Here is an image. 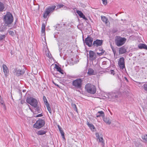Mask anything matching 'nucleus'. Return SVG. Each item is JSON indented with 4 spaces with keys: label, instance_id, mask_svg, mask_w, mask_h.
<instances>
[{
    "label": "nucleus",
    "instance_id": "f257e3e1",
    "mask_svg": "<svg viewBox=\"0 0 147 147\" xmlns=\"http://www.w3.org/2000/svg\"><path fill=\"white\" fill-rule=\"evenodd\" d=\"M3 21L6 26L9 27L13 21V17L10 13H7L3 17Z\"/></svg>",
    "mask_w": 147,
    "mask_h": 147
},
{
    "label": "nucleus",
    "instance_id": "f03ea898",
    "mask_svg": "<svg viewBox=\"0 0 147 147\" xmlns=\"http://www.w3.org/2000/svg\"><path fill=\"white\" fill-rule=\"evenodd\" d=\"M85 88L88 92L91 94H94L96 91L95 86L91 84L88 83L86 84Z\"/></svg>",
    "mask_w": 147,
    "mask_h": 147
},
{
    "label": "nucleus",
    "instance_id": "7ed1b4c3",
    "mask_svg": "<svg viewBox=\"0 0 147 147\" xmlns=\"http://www.w3.org/2000/svg\"><path fill=\"white\" fill-rule=\"evenodd\" d=\"M126 40L125 38H122L119 36H117L115 38V42L117 46L120 47L125 43Z\"/></svg>",
    "mask_w": 147,
    "mask_h": 147
},
{
    "label": "nucleus",
    "instance_id": "20e7f679",
    "mask_svg": "<svg viewBox=\"0 0 147 147\" xmlns=\"http://www.w3.org/2000/svg\"><path fill=\"white\" fill-rule=\"evenodd\" d=\"M82 79L78 78L73 81L72 85L75 88L80 89L82 88Z\"/></svg>",
    "mask_w": 147,
    "mask_h": 147
},
{
    "label": "nucleus",
    "instance_id": "39448f33",
    "mask_svg": "<svg viewBox=\"0 0 147 147\" xmlns=\"http://www.w3.org/2000/svg\"><path fill=\"white\" fill-rule=\"evenodd\" d=\"M26 101L34 107H36L37 106L38 102L37 100L32 97L27 98Z\"/></svg>",
    "mask_w": 147,
    "mask_h": 147
},
{
    "label": "nucleus",
    "instance_id": "423d86ee",
    "mask_svg": "<svg viewBox=\"0 0 147 147\" xmlns=\"http://www.w3.org/2000/svg\"><path fill=\"white\" fill-rule=\"evenodd\" d=\"M56 8L55 5L50 6L48 8L46 9L43 15V17L46 18L49 14L53 12Z\"/></svg>",
    "mask_w": 147,
    "mask_h": 147
},
{
    "label": "nucleus",
    "instance_id": "0eeeda50",
    "mask_svg": "<svg viewBox=\"0 0 147 147\" xmlns=\"http://www.w3.org/2000/svg\"><path fill=\"white\" fill-rule=\"evenodd\" d=\"M45 121L41 119H39L34 124V127L37 129H40L45 124Z\"/></svg>",
    "mask_w": 147,
    "mask_h": 147
},
{
    "label": "nucleus",
    "instance_id": "6e6552de",
    "mask_svg": "<svg viewBox=\"0 0 147 147\" xmlns=\"http://www.w3.org/2000/svg\"><path fill=\"white\" fill-rule=\"evenodd\" d=\"M93 41V38H92L88 36L85 38L84 42L86 45L89 47H91Z\"/></svg>",
    "mask_w": 147,
    "mask_h": 147
},
{
    "label": "nucleus",
    "instance_id": "1a4fd4ad",
    "mask_svg": "<svg viewBox=\"0 0 147 147\" xmlns=\"http://www.w3.org/2000/svg\"><path fill=\"white\" fill-rule=\"evenodd\" d=\"M24 73V70H22L19 69H18L17 68L15 69L13 71V74L17 76H19L21 75H23Z\"/></svg>",
    "mask_w": 147,
    "mask_h": 147
},
{
    "label": "nucleus",
    "instance_id": "9d476101",
    "mask_svg": "<svg viewBox=\"0 0 147 147\" xmlns=\"http://www.w3.org/2000/svg\"><path fill=\"white\" fill-rule=\"evenodd\" d=\"M89 60L91 61L94 60L96 58V53L92 51H89Z\"/></svg>",
    "mask_w": 147,
    "mask_h": 147
},
{
    "label": "nucleus",
    "instance_id": "9b49d317",
    "mask_svg": "<svg viewBox=\"0 0 147 147\" xmlns=\"http://www.w3.org/2000/svg\"><path fill=\"white\" fill-rule=\"evenodd\" d=\"M118 63L121 69H123L125 67L124 59L123 57H121L119 59Z\"/></svg>",
    "mask_w": 147,
    "mask_h": 147
},
{
    "label": "nucleus",
    "instance_id": "f8f14e48",
    "mask_svg": "<svg viewBox=\"0 0 147 147\" xmlns=\"http://www.w3.org/2000/svg\"><path fill=\"white\" fill-rule=\"evenodd\" d=\"M102 42L103 40L97 39L94 41L93 43V45L94 47H98V46H100L102 45Z\"/></svg>",
    "mask_w": 147,
    "mask_h": 147
},
{
    "label": "nucleus",
    "instance_id": "ddd939ff",
    "mask_svg": "<svg viewBox=\"0 0 147 147\" xmlns=\"http://www.w3.org/2000/svg\"><path fill=\"white\" fill-rule=\"evenodd\" d=\"M119 93L118 92L111 93L109 97L112 98H118Z\"/></svg>",
    "mask_w": 147,
    "mask_h": 147
},
{
    "label": "nucleus",
    "instance_id": "4468645a",
    "mask_svg": "<svg viewBox=\"0 0 147 147\" xmlns=\"http://www.w3.org/2000/svg\"><path fill=\"white\" fill-rule=\"evenodd\" d=\"M3 72L5 75L6 76L9 72V70L6 65L3 64L2 66Z\"/></svg>",
    "mask_w": 147,
    "mask_h": 147
},
{
    "label": "nucleus",
    "instance_id": "2eb2a0df",
    "mask_svg": "<svg viewBox=\"0 0 147 147\" xmlns=\"http://www.w3.org/2000/svg\"><path fill=\"white\" fill-rule=\"evenodd\" d=\"M76 13L79 16L80 18H83L86 20H87V18L85 17V15H84L83 13L81 11L79 10H77Z\"/></svg>",
    "mask_w": 147,
    "mask_h": 147
},
{
    "label": "nucleus",
    "instance_id": "dca6fc26",
    "mask_svg": "<svg viewBox=\"0 0 147 147\" xmlns=\"http://www.w3.org/2000/svg\"><path fill=\"white\" fill-rule=\"evenodd\" d=\"M101 17L102 20L106 24H109V21L108 18L104 16H101Z\"/></svg>",
    "mask_w": 147,
    "mask_h": 147
},
{
    "label": "nucleus",
    "instance_id": "f3484780",
    "mask_svg": "<svg viewBox=\"0 0 147 147\" xmlns=\"http://www.w3.org/2000/svg\"><path fill=\"white\" fill-rule=\"evenodd\" d=\"M126 52V50L125 48L122 47L119 48V53L120 54H122L125 53Z\"/></svg>",
    "mask_w": 147,
    "mask_h": 147
},
{
    "label": "nucleus",
    "instance_id": "a211bd4d",
    "mask_svg": "<svg viewBox=\"0 0 147 147\" xmlns=\"http://www.w3.org/2000/svg\"><path fill=\"white\" fill-rule=\"evenodd\" d=\"M87 74L89 75H94L96 74L93 69L91 68L88 69Z\"/></svg>",
    "mask_w": 147,
    "mask_h": 147
},
{
    "label": "nucleus",
    "instance_id": "6ab92c4d",
    "mask_svg": "<svg viewBox=\"0 0 147 147\" xmlns=\"http://www.w3.org/2000/svg\"><path fill=\"white\" fill-rule=\"evenodd\" d=\"M54 68L56 69L57 71L59 72L62 74H63V71L61 69V67H59L56 64H55V66L54 67Z\"/></svg>",
    "mask_w": 147,
    "mask_h": 147
},
{
    "label": "nucleus",
    "instance_id": "aec40b11",
    "mask_svg": "<svg viewBox=\"0 0 147 147\" xmlns=\"http://www.w3.org/2000/svg\"><path fill=\"white\" fill-rule=\"evenodd\" d=\"M105 114L104 112L102 111H99L96 114V117H98L101 116L104 117Z\"/></svg>",
    "mask_w": 147,
    "mask_h": 147
},
{
    "label": "nucleus",
    "instance_id": "412c9836",
    "mask_svg": "<svg viewBox=\"0 0 147 147\" xmlns=\"http://www.w3.org/2000/svg\"><path fill=\"white\" fill-rule=\"evenodd\" d=\"M138 47L140 49H144L147 50V45L145 44H141L138 45Z\"/></svg>",
    "mask_w": 147,
    "mask_h": 147
},
{
    "label": "nucleus",
    "instance_id": "4be33fe9",
    "mask_svg": "<svg viewBox=\"0 0 147 147\" xmlns=\"http://www.w3.org/2000/svg\"><path fill=\"white\" fill-rule=\"evenodd\" d=\"M45 24L43 23L42 24L41 27V32L42 33V35L43 36H44V35L45 34Z\"/></svg>",
    "mask_w": 147,
    "mask_h": 147
},
{
    "label": "nucleus",
    "instance_id": "5701e85b",
    "mask_svg": "<svg viewBox=\"0 0 147 147\" xmlns=\"http://www.w3.org/2000/svg\"><path fill=\"white\" fill-rule=\"evenodd\" d=\"M99 139V142H100L101 143V145L103 147L104 146L105 143L104 142L103 139V136L101 135V136L99 138H98Z\"/></svg>",
    "mask_w": 147,
    "mask_h": 147
},
{
    "label": "nucleus",
    "instance_id": "b1692460",
    "mask_svg": "<svg viewBox=\"0 0 147 147\" xmlns=\"http://www.w3.org/2000/svg\"><path fill=\"white\" fill-rule=\"evenodd\" d=\"M0 105H1L3 106V107L5 109H6V107L4 103V102L2 98L0 96Z\"/></svg>",
    "mask_w": 147,
    "mask_h": 147
},
{
    "label": "nucleus",
    "instance_id": "393cba45",
    "mask_svg": "<svg viewBox=\"0 0 147 147\" xmlns=\"http://www.w3.org/2000/svg\"><path fill=\"white\" fill-rule=\"evenodd\" d=\"M103 120L105 122L109 125L111 123V122L109 118H103Z\"/></svg>",
    "mask_w": 147,
    "mask_h": 147
},
{
    "label": "nucleus",
    "instance_id": "a878e982",
    "mask_svg": "<svg viewBox=\"0 0 147 147\" xmlns=\"http://www.w3.org/2000/svg\"><path fill=\"white\" fill-rule=\"evenodd\" d=\"M6 26L5 25V26H3L0 28V32H3L5 30H6L7 29Z\"/></svg>",
    "mask_w": 147,
    "mask_h": 147
},
{
    "label": "nucleus",
    "instance_id": "bb28decb",
    "mask_svg": "<svg viewBox=\"0 0 147 147\" xmlns=\"http://www.w3.org/2000/svg\"><path fill=\"white\" fill-rule=\"evenodd\" d=\"M87 124L88 125L90 128L91 129H94L95 127L94 125L92 123H90L88 121H87Z\"/></svg>",
    "mask_w": 147,
    "mask_h": 147
},
{
    "label": "nucleus",
    "instance_id": "cd10ccee",
    "mask_svg": "<svg viewBox=\"0 0 147 147\" xmlns=\"http://www.w3.org/2000/svg\"><path fill=\"white\" fill-rule=\"evenodd\" d=\"M46 132L43 130H40L38 131L37 132V134L38 135H43L45 134Z\"/></svg>",
    "mask_w": 147,
    "mask_h": 147
},
{
    "label": "nucleus",
    "instance_id": "c85d7f7f",
    "mask_svg": "<svg viewBox=\"0 0 147 147\" xmlns=\"http://www.w3.org/2000/svg\"><path fill=\"white\" fill-rule=\"evenodd\" d=\"M4 9V6L3 3L0 2V12L2 11Z\"/></svg>",
    "mask_w": 147,
    "mask_h": 147
},
{
    "label": "nucleus",
    "instance_id": "c756f323",
    "mask_svg": "<svg viewBox=\"0 0 147 147\" xmlns=\"http://www.w3.org/2000/svg\"><path fill=\"white\" fill-rule=\"evenodd\" d=\"M142 138L144 142H147V135H144L142 136Z\"/></svg>",
    "mask_w": 147,
    "mask_h": 147
},
{
    "label": "nucleus",
    "instance_id": "7c9ffc66",
    "mask_svg": "<svg viewBox=\"0 0 147 147\" xmlns=\"http://www.w3.org/2000/svg\"><path fill=\"white\" fill-rule=\"evenodd\" d=\"M43 99L44 101V102L45 105H47V104H49L48 101L47 99V98L45 96H43Z\"/></svg>",
    "mask_w": 147,
    "mask_h": 147
},
{
    "label": "nucleus",
    "instance_id": "2f4dec72",
    "mask_svg": "<svg viewBox=\"0 0 147 147\" xmlns=\"http://www.w3.org/2000/svg\"><path fill=\"white\" fill-rule=\"evenodd\" d=\"M71 105L72 107L74 108V110L77 112V109L76 105L72 103Z\"/></svg>",
    "mask_w": 147,
    "mask_h": 147
},
{
    "label": "nucleus",
    "instance_id": "473e14b6",
    "mask_svg": "<svg viewBox=\"0 0 147 147\" xmlns=\"http://www.w3.org/2000/svg\"><path fill=\"white\" fill-rule=\"evenodd\" d=\"M46 107H47V110L49 112L51 113V108L49 106V104H47V105H46Z\"/></svg>",
    "mask_w": 147,
    "mask_h": 147
},
{
    "label": "nucleus",
    "instance_id": "72a5a7b5",
    "mask_svg": "<svg viewBox=\"0 0 147 147\" xmlns=\"http://www.w3.org/2000/svg\"><path fill=\"white\" fill-rule=\"evenodd\" d=\"M36 108L35 110L37 111L38 113H40V111L41 109L39 107L36 106V107H35Z\"/></svg>",
    "mask_w": 147,
    "mask_h": 147
},
{
    "label": "nucleus",
    "instance_id": "f704fd0d",
    "mask_svg": "<svg viewBox=\"0 0 147 147\" xmlns=\"http://www.w3.org/2000/svg\"><path fill=\"white\" fill-rule=\"evenodd\" d=\"M6 36V35H0V40H1L4 39Z\"/></svg>",
    "mask_w": 147,
    "mask_h": 147
},
{
    "label": "nucleus",
    "instance_id": "c9c22d12",
    "mask_svg": "<svg viewBox=\"0 0 147 147\" xmlns=\"http://www.w3.org/2000/svg\"><path fill=\"white\" fill-rule=\"evenodd\" d=\"M142 87H143V88L145 91L147 92V84H144Z\"/></svg>",
    "mask_w": 147,
    "mask_h": 147
},
{
    "label": "nucleus",
    "instance_id": "e433bc0d",
    "mask_svg": "<svg viewBox=\"0 0 147 147\" xmlns=\"http://www.w3.org/2000/svg\"><path fill=\"white\" fill-rule=\"evenodd\" d=\"M9 34L12 36H13L14 35V33L13 31H9Z\"/></svg>",
    "mask_w": 147,
    "mask_h": 147
},
{
    "label": "nucleus",
    "instance_id": "4c0bfd02",
    "mask_svg": "<svg viewBox=\"0 0 147 147\" xmlns=\"http://www.w3.org/2000/svg\"><path fill=\"white\" fill-rule=\"evenodd\" d=\"M64 7V8L66 7H65V6H64V5H62V4L59 5L57 6V7H58V8H61L62 7Z\"/></svg>",
    "mask_w": 147,
    "mask_h": 147
},
{
    "label": "nucleus",
    "instance_id": "58836bf2",
    "mask_svg": "<svg viewBox=\"0 0 147 147\" xmlns=\"http://www.w3.org/2000/svg\"><path fill=\"white\" fill-rule=\"evenodd\" d=\"M104 53V51L102 49V50H101V52L100 53L97 52V54L99 55H101L103 53Z\"/></svg>",
    "mask_w": 147,
    "mask_h": 147
},
{
    "label": "nucleus",
    "instance_id": "ea45409f",
    "mask_svg": "<svg viewBox=\"0 0 147 147\" xmlns=\"http://www.w3.org/2000/svg\"><path fill=\"white\" fill-rule=\"evenodd\" d=\"M60 132L61 133V136H62V138H64V132L62 130V131H60Z\"/></svg>",
    "mask_w": 147,
    "mask_h": 147
},
{
    "label": "nucleus",
    "instance_id": "a19ab883",
    "mask_svg": "<svg viewBox=\"0 0 147 147\" xmlns=\"http://www.w3.org/2000/svg\"><path fill=\"white\" fill-rule=\"evenodd\" d=\"M103 3L105 5H106L107 4V0H102Z\"/></svg>",
    "mask_w": 147,
    "mask_h": 147
},
{
    "label": "nucleus",
    "instance_id": "79ce46f5",
    "mask_svg": "<svg viewBox=\"0 0 147 147\" xmlns=\"http://www.w3.org/2000/svg\"><path fill=\"white\" fill-rule=\"evenodd\" d=\"M111 49L113 52L114 54L115 55L116 53V50L114 49L113 47H111Z\"/></svg>",
    "mask_w": 147,
    "mask_h": 147
},
{
    "label": "nucleus",
    "instance_id": "37998d69",
    "mask_svg": "<svg viewBox=\"0 0 147 147\" xmlns=\"http://www.w3.org/2000/svg\"><path fill=\"white\" fill-rule=\"evenodd\" d=\"M96 136L97 139L99 138L101 136V135L99 136V134L98 133H96Z\"/></svg>",
    "mask_w": 147,
    "mask_h": 147
},
{
    "label": "nucleus",
    "instance_id": "c03bdc74",
    "mask_svg": "<svg viewBox=\"0 0 147 147\" xmlns=\"http://www.w3.org/2000/svg\"><path fill=\"white\" fill-rule=\"evenodd\" d=\"M42 116V114L41 113V114H38V115H36V117H41Z\"/></svg>",
    "mask_w": 147,
    "mask_h": 147
},
{
    "label": "nucleus",
    "instance_id": "a18cd8bd",
    "mask_svg": "<svg viewBox=\"0 0 147 147\" xmlns=\"http://www.w3.org/2000/svg\"><path fill=\"white\" fill-rule=\"evenodd\" d=\"M136 82L137 83V85L139 87L140 86V85H141V83L139 82Z\"/></svg>",
    "mask_w": 147,
    "mask_h": 147
},
{
    "label": "nucleus",
    "instance_id": "49530a36",
    "mask_svg": "<svg viewBox=\"0 0 147 147\" xmlns=\"http://www.w3.org/2000/svg\"><path fill=\"white\" fill-rule=\"evenodd\" d=\"M53 84L55 85L56 86H57V87H59V85H58V84H57L55 83L54 82H53Z\"/></svg>",
    "mask_w": 147,
    "mask_h": 147
},
{
    "label": "nucleus",
    "instance_id": "de8ad7c7",
    "mask_svg": "<svg viewBox=\"0 0 147 147\" xmlns=\"http://www.w3.org/2000/svg\"><path fill=\"white\" fill-rule=\"evenodd\" d=\"M58 128L60 131H62L61 128L59 127V126H58Z\"/></svg>",
    "mask_w": 147,
    "mask_h": 147
},
{
    "label": "nucleus",
    "instance_id": "09e8293b",
    "mask_svg": "<svg viewBox=\"0 0 147 147\" xmlns=\"http://www.w3.org/2000/svg\"><path fill=\"white\" fill-rule=\"evenodd\" d=\"M125 80L127 81V82H128V80H127V78H126V77H125Z\"/></svg>",
    "mask_w": 147,
    "mask_h": 147
},
{
    "label": "nucleus",
    "instance_id": "8fccbe9b",
    "mask_svg": "<svg viewBox=\"0 0 147 147\" xmlns=\"http://www.w3.org/2000/svg\"><path fill=\"white\" fill-rule=\"evenodd\" d=\"M24 102V101L22 100L21 102L22 104H23V103Z\"/></svg>",
    "mask_w": 147,
    "mask_h": 147
},
{
    "label": "nucleus",
    "instance_id": "3c124183",
    "mask_svg": "<svg viewBox=\"0 0 147 147\" xmlns=\"http://www.w3.org/2000/svg\"><path fill=\"white\" fill-rule=\"evenodd\" d=\"M141 145L140 144H139L138 145V147L139 146H140Z\"/></svg>",
    "mask_w": 147,
    "mask_h": 147
},
{
    "label": "nucleus",
    "instance_id": "603ef678",
    "mask_svg": "<svg viewBox=\"0 0 147 147\" xmlns=\"http://www.w3.org/2000/svg\"><path fill=\"white\" fill-rule=\"evenodd\" d=\"M135 145L136 146V147H138V146H137V145L136 144Z\"/></svg>",
    "mask_w": 147,
    "mask_h": 147
},
{
    "label": "nucleus",
    "instance_id": "864d4df0",
    "mask_svg": "<svg viewBox=\"0 0 147 147\" xmlns=\"http://www.w3.org/2000/svg\"><path fill=\"white\" fill-rule=\"evenodd\" d=\"M28 105V106L29 107V106H29V105Z\"/></svg>",
    "mask_w": 147,
    "mask_h": 147
},
{
    "label": "nucleus",
    "instance_id": "5fc2aeb1",
    "mask_svg": "<svg viewBox=\"0 0 147 147\" xmlns=\"http://www.w3.org/2000/svg\"><path fill=\"white\" fill-rule=\"evenodd\" d=\"M29 109L31 110V109L30 108H29Z\"/></svg>",
    "mask_w": 147,
    "mask_h": 147
}]
</instances>
